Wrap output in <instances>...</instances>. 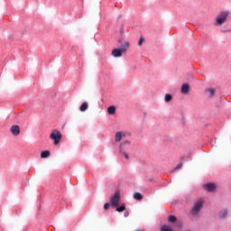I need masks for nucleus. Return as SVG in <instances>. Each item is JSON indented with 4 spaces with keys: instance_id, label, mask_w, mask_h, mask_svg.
<instances>
[{
    "instance_id": "f257e3e1",
    "label": "nucleus",
    "mask_w": 231,
    "mask_h": 231,
    "mask_svg": "<svg viewBox=\"0 0 231 231\" xmlns=\"http://www.w3.org/2000/svg\"><path fill=\"white\" fill-rule=\"evenodd\" d=\"M226 19H228V12L220 13L216 18L215 25L223 26L226 23Z\"/></svg>"
},
{
    "instance_id": "f03ea898",
    "label": "nucleus",
    "mask_w": 231,
    "mask_h": 231,
    "mask_svg": "<svg viewBox=\"0 0 231 231\" xmlns=\"http://www.w3.org/2000/svg\"><path fill=\"white\" fill-rule=\"evenodd\" d=\"M50 138L51 140H53L54 145H59V143H60V140H62V134H60L59 130L54 129L51 131Z\"/></svg>"
},
{
    "instance_id": "7ed1b4c3",
    "label": "nucleus",
    "mask_w": 231,
    "mask_h": 231,
    "mask_svg": "<svg viewBox=\"0 0 231 231\" xmlns=\"http://www.w3.org/2000/svg\"><path fill=\"white\" fill-rule=\"evenodd\" d=\"M201 208H203V200L199 199L197 202H195L192 209L190 210L191 216H196L197 214H199Z\"/></svg>"
},
{
    "instance_id": "20e7f679",
    "label": "nucleus",
    "mask_w": 231,
    "mask_h": 231,
    "mask_svg": "<svg viewBox=\"0 0 231 231\" xmlns=\"http://www.w3.org/2000/svg\"><path fill=\"white\" fill-rule=\"evenodd\" d=\"M127 145H131V142L125 141L120 144L119 152L122 156H125V160H129V153L125 152Z\"/></svg>"
},
{
    "instance_id": "39448f33",
    "label": "nucleus",
    "mask_w": 231,
    "mask_h": 231,
    "mask_svg": "<svg viewBox=\"0 0 231 231\" xmlns=\"http://www.w3.org/2000/svg\"><path fill=\"white\" fill-rule=\"evenodd\" d=\"M110 203L112 207H118V203H120V191H116L114 196L110 198Z\"/></svg>"
},
{
    "instance_id": "423d86ee",
    "label": "nucleus",
    "mask_w": 231,
    "mask_h": 231,
    "mask_svg": "<svg viewBox=\"0 0 231 231\" xmlns=\"http://www.w3.org/2000/svg\"><path fill=\"white\" fill-rule=\"evenodd\" d=\"M205 94L208 98H214V95H216V88H206Z\"/></svg>"
},
{
    "instance_id": "0eeeda50",
    "label": "nucleus",
    "mask_w": 231,
    "mask_h": 231,
    "mask_svg": "<svg viewBox=\"0 0 231 231\" xmlns=\"http://www.w3.org/2000/svg\"><path fill=\"white\" fill-rule=\"evenodd\" d=\"M11 133L14 136H19L21 134V128L19 125H15L11 127Z\"/></svg>"
},
{
    "instance_id": "6e6552de",
    "label": "nucleus",
    "mask_w": 231,
    "mask_h": 231,
    "mask_svg": "<svg viewBox=\"0 0 231 231\" xmlns=\"http://www.w3.org/2000/svg\"><path fill=\"white\" fill-rule=\"evenodd\" d=\"M190 91V86L187 83L183 84L180 88L182 95H187Z\"/></svg>"
},
{
    "instance_id": "1a4fd4ad",
    "label": "nucleus",
    "mask_w": 231,
    "mask_h": 231,
    "mask_svg": "<svg viewBox=\"0 0 231 231\" xmlns=\"http://www.w3.org/2000/svg\"><path fill=\"white\" fill-rule=\"evenodd\" d=\"M129 49V42H123L121 43L120 49L123 53H125Z\"/></svg>"
},
{
    "instance_id": "9d476101",
    "label": "nucleus",
    "mask_w": 231,
    "mask_h": 231,
    "mask_svg": "<svg viewBox=\"0 0 231 231\" xmlns=\"http://www.w3.org/2000/svg\"><path fill=\"white\" fill-rule=\"evenodd\" d=\"M204 187L208 192H214V190H216V184L214 183H208Z\"/></svg>"
},
{
    "instance_id": "9b49d317",
    "label": "nucleus",
    "mask_w": 231,
    "mask_h": 231,
    "mask_svg": "<svg viewBox=\"0 0 231 231\" xmlns=\"http://www.w3.org/2000/svg\"><path fill=\"white\" fill-rule=\"evenodd\" d=\"M122 50H120V49H114L113 51H112V56L113 57H122Z\"/></svg>"
},
{
    "instance_id": "f8f14e48",
    "label": "nucleus",
    "mask_w": 231,
    "mask_h": 231,
    "mask_svg": "<svg viewBox=\"0 0 231 231\" xmlns=\"http://www.w3.org/2000/svg\"><path fill=\"white\" fill-rule=\"evenodd\" d=\"M107 113L108 115H115V113H116V107L115 106H110L107 108Z\"/></svg>"
},
{
    "instance_id": "ddd939ff",
    "label": "nucleus",
    "mask_w": 231,
    "mask_h": 231,
    "mask_svg": "<svg viewBox=\"0 0 231 231\" xmlns=\"http://www.w3.org/2000/svg\"><path fill=\"white\" fill-rule=\"evenodd\" d=\"M228 214V211L226 209H223L222 211L219 212L218 216L220 219H225Z\"/></svg>"
},
{
    "instance_id": "4468645a",
    "label": "nucleus",
    "mask_w": 231,
    "mask_h": 231,
    "mask_svg": "<svg viewBox=\"0 0 231 231\" xmlns=\"http://www.w3.org/2000/svg\"><path fill=\"white\" fill-rule=\"evenodd\" d=\"M88 107H89V105H88V102H84V103L80 106L79 111L84 112V111H86Z\"/></svg>"
},
{
    "instance_id": "2eb2a0df",
    "label": "nucleus",
    "mask_w": 231,
    "mask_h": 231,
    "mask_svg": "<svg viewBox=\"0 0 231 231\" xmlns=\"http://www.w3.org/2000/svg\"><path fill=\"white\" fill-rule=\"evenodd\" d=\"M134 199H137V201H142V199H143V196H142L140 193L136 192L134 194Z\"/></svg>"
},
{
    "instance_id": "dca6fc26",
    "label": "nucleus",
    "mask_w": 231,
    "mask_h": 231,
    "mask_svg": "<svg viewBox=\"0 0 231 231\" xmlns=\"http://www.w3.org/2000/svg\"><path fill=\"white\" fill-rule=\"evenodd\" d=\"M123 134L122 132H117L116 134V142H121L122 141Z\"/></svg>"
},
{
    "instance_id": "f3484780",
    "label": "nucleus",
    "mask_w": 231,
    "mask_h": 231,
    "mask_svg": "<svg viewBox=\"0 0 231 231\" xmlns=\"http://www.w3.org/2000/svg\"><path fill=\"white\" fill-rule=\"evenodd\" d=\"M177 219L178 218L174 215H170L169 217H168L169 223H175V221H177Z\"/></svg>"
},
{
    "instance_id": "a211bd4d",
    "label": "nucleus",
    "mask_w": 231,
    "mask_h": 231,
    "mask_svg": "<svg viewBox=\"0 0 231 231\" xmlns=\"http://www.w3.org/2000/svg\"><path fill=\"white\" fill-rule=\"evenodd\" d=\"M41 158H50V151L42 152Z\"/></svg>"
},
{
    "instance_id": "6ab92c4d",
    "label": "nucleus",
    "mask_w": 231,
    "mask_h": 231,
    "mask_svg": "<svg viewBox=\"0 0 231 231\" xmlns=\"http://www.w3.org/2000/svg\"><path fill=\"white\" fill-rule=\"evenodd\" d=\"M164 100L165 102H171V100H172V96L171 94H166Z\"/></svg>"
},
{
    "instance_id": "aec40b11",
    "label": "nucleus",
    "mask_w": 231,
    "mask_h": 231,
    "mask_svg": "<svg viewBox=\"0 0 231 231\" xmlns=\"http://www.w3.org/2000/svg\"><path fill=\"white\" fill-rule=\"evenodd\" d=\"M125 210V204H123L122 206L116 208L117 212H124Z\"/></svg>"
},
{
    "instance_id": "412c9836",
    "label": "nucleus",
    "mask_w": 231,
    "mask_h": 231,
    "mask_svg": "<svg viewBox=\"0 0 231 231\" xmlns=\"http://www.w3.org/2000/svg\"><path fill=\"white\" fill-rule=\"evenodd\" d=\"M161 231H172V229L167 226H162Z\"/></svg>"
},
{
    "instance_id": "4be33fe9",
    "label": "nucleus",
    "mask_w": 231,
    "mask_h": 231,
    "mask_svg": "<svg viewBox=\"0 0 231 231\" xmlns=\"http://www.w3.org/2000/svg\"><path fill=\"white\" fill-rule=\"evenodd\" d=\"M145 42V39H143V36H141L138 42V46H142Z\"/></svg>"
},
{
    "instance_id": "5701e85b",
    "label": "nucleus",
    "mask_w": 231,
    "mask_h": 231,
    "mask_svg": "<svg viewBox=\"0 0 231 231\" xmlns=\"http://www.w3.org/2000/svg\"><path fill=\"white\" fill-rule=\"evenodd\" d=\"M183 167V163H179L176 168H174V171H178V169H181Z\"/></svg>"
},
{
    "instance_id": "b1692460",
    "label": "nucleus",
    "mask_w": 231,
    "mask_h": 231,
    "mask_svg": "<svg viewBox=\"0 0 231 231\" xmlns=\"http://www.w3.org/2000/svg\"><path fill=\"white\" fill-rule=\"evenodd\" d=\"M104 209H105V210H108V209H109V203H106V204L104 205Z\"/></svg>"
},
{
    "instance_id": "393cba45",
    "label": "nucleus",
    "mask_w": 231,
    "mask_h": 231,
    "mask_svg": "<svg viewBox=\"0 0 231 231\" xmlns=\"http://www.w3.org/2000/svg\"><path fill=\"white\" fill-rule=\"evenodd\" d=\"M127 216H129V212L125 213V217H127Z\"/></svg>"
}]
</instances>
